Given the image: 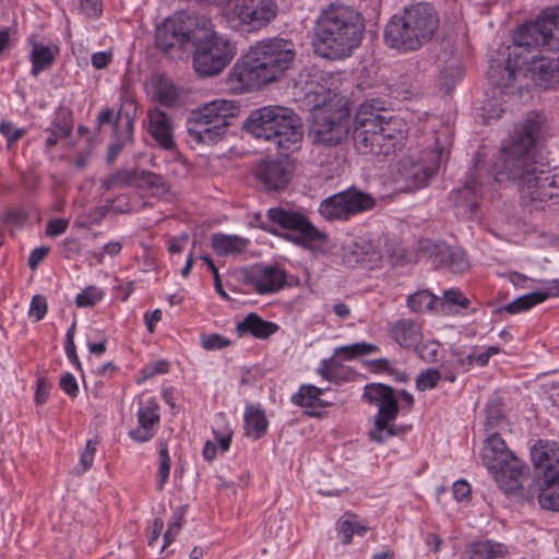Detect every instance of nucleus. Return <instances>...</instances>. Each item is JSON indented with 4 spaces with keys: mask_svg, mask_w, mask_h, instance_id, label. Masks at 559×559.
Masks as SVG:
<instances>
[{
    "mask_svg": "<svg viewBox=\"0 0 559 559\" xmlns=\"http://www.w3.org/2000/svg\"><path fill=\"white\" fill-rule=\"evenodd\" d=\"M129 436L136 442H147L154 437V430L148 427L144 428L139 425L138 428L129 431Z\"/></svg>",
    "mask_w": 559,
    "mask_h": 559,
    "instance_id": "59",
    "label": "nucleus"
},
{
    "mask_svg": "<svg viewBox=\"0 0 559 559\" xmlns=\"http://www.w3.org/2000/svg\"><path fill=\"white\" fill-rule=\"evenodd\" d=\"M59 386L70 397H75L79 393L76 379L70 372H67L64 376L61 377L59 381Z\"/></svg>",
    "mask_w": 559,
    "mask_h": 559,
    "instance_id": "55",
    "label": "nucleus"
},
{
    "mask_svg": "<svg viewBox=\"0 0 559 559\" xmlns=\"http://www.w3.org/2000/svg\"><path fill=\"white\" fill-rule=\"evenodd\" d=\"M69 222L63 218L51 219L47 224L46 234L56 237L63 234L68 228Z\"/></svg>",
    "mask_w": 559,
    "mask_h": 559,
    "instance_id": "58",
    "label": "nucleus"
},
{
    "mask_svg": "<svg viewBox=\"0 0 559 559\" xmlns=\"http://www.w3.org/2000/svg\"><path fill=\"white\" fill-rule=\"evenodd\" d=\"M211 245L214 252L219 257L237 255L243 253L250 240L238 235L213 234Z\"/></svg>",
    "mask_w": 559,
    "mask_h": 559,
    "instance_id": "26",
    "label": "nucleus"
},
{
    "mask_svg": "<svg viewBox=\"0 0 559 559\" xmlns=\"http://www.w3.org/2000/svg\"><path fill=\"white\" fill-rule=\"evenodd\" d=\"M96 445H97V441L96 440H88L86 442L85 449H84V451L80 455V465H81V467L80 468L79 467L74 468V472L78 475H81V474L85 473L93 465L94 456H95V453H96Z\"/></svg>",
    "mask_w": 559,
    "mask_h": 559,
    "instance_id": "49",
    "label": "nucleus"
},
{
    "mask_svg": "<svg viewBox=\"0 0 559 559\" xmlns=\"http://www.w3.org/2000/svg\"><path fill=\"white\" fill-rule=\"evenodd\" d=\"M305 105L312 116L317 109L334 108L341 104L330 98V91H326L323 86L316 85L305 93Z\"/></svg>",
    "mask_w": 559,
    "mask_h": 559,
    "instance_id": "32",
    "label": "nucleus"
},
{
    "mask_svg": "<svg viewBox=\"0 0 559 559\" xmlns=\"http://www.w3.org/2000/svg\"><path fill=\"white\" fill-rule=\"evenodd\" d=\"M72 118L69 111H60L55 117L51 127L45 130L48 136L45 140L46 150H51L60 139L68 138L72 132Z\"/></svg>",
    "mask_w": 559,
    "mask_h": 559,
    "instance_id": "29",
    "label": "nucleus"
},
{
    "mask_svg": "<svg viewBox=\"0 0 559 559\" xmlns=\"http://www.w3.org/2000/svg\"><path fill=\"white\" fill-rule=\"evenodd\" d=\"M253 175L263 190L282 191L293 176V168L281 159H262L255 164Z\"/></svg>",
    "mask_w": 559,
    "mask_h": 559,
    "instance_id": "19",
    "label": "nucleus"
},
{
    "mask_svg": "<svg viewBox=\"0 0 559 559\" xmlns=\"http://www.w3.org/2000/svg\"><path fill=\"white\" fill-rule=\"evenodd\" d=\"M391 337L402 347H416L423 338L420 325L412 319L397 320L390 330Z\"/></svg>",
    "mask_w": 559,
    "mask_h": 559,
    "instance_id": "25",
    "label": "nucleus"
},
{
    "mask_svg": "<svg viewBox=\"0 0 559 559\" xmlns=\"http://www.w3.org/2000/svg\"><path fill=\"white\" fill-rule=\"evenodd\" d=\"M464 70L457 60L452 61L440 72V85L447 93L451 92L455 84L463 78Z\"/></svg>",
    "mask_w": 559,
    "mask_h": 559,
    "instance_id": "39",
    "label": "nucleus"
},
{
    "mask_svg": "<svg viewBox=\"0 0 559 559\" xmlns=\"http://www.w3.org/2000/svg\"><path fill=\"white\" fill-rule=\"evenodd\" d=\"M383 108L376 102H366L358 108L353 128V141L359 154L388 156L396 151L404 135L396 131L391 118H386Z\"/></svg>",
    "mask_w": 559,
    "mask_h": 559,
    "instance_id": "7",
    "label": "nucleus"
},
{
    "mask_svg": "<svg viewBox=\"0 0 559 559\" xmlns=\"http://www.w3.org/2000/svg\"><path fill=\"white\" fill-rule=\"evenodd\" d=\"M481 460L499 488L507 493L522 490L526 480L524 465L497 432L488 435L481 450Z\"/></svg>",
    "mask_w": 559,
    "mask_h": 559,
    "instance_id": "10",
    "label": "nucleus"
},
{
    "mask_svg": "<svg viewBox=\"0 0 559 559\" xmlns=\"http://www.w3.org/2000/svg\"><path fill=\"white\" fill-rule=\"evenodd\" d=\"M202 346L207 350H216L227 347L230 341L221 334H207L201 337Z\"/></svg>",
    "mask_w": 559,
    "mask_h": 559,
    "instance_id": "51",
    "label": "nucleus"
},
{
    "mask_svg": "<svg viewBox=\"0 0 559 559\" xmlns=\"http://www.w3.org/2000/svg\"><path fill=\"white\" fill-rule=\"evenodd\" d=\"M138 421L142 427L153 429L159 423L158 405L154 401L141 405L138 411Z\"/></svg>",
    "mask_w": 559,
    "mask_h": 559,
    "instance_id": "40",
    "label": "nucleus"
},
{
    "mask_svg": "<svg viewBox=\"0 0 559 559\" xmlns=\"http://www.w3.org/2000/svg\"><path fill=\"white\" fill-rule=\"evenodd\" d=\"M374 206L373 195L353 186L323 199L319 204L318 213L330 223L347 222Z\"/></svg>",
    "mask_w": 559,
    "mask_h": 559,
    "instance_id": "15",
    "label": "nucleus"
},
{
    "mask_svg": "<svg viewBox=\"0 0 559 559\" xmlns=\"http://www.w3.org/2000/svg\"><path fill=\"white\" fill-rule=\"evenodd\" d=\"M201 260L206 263V265L209 266V270L213 274L214 287H215V290L217 292V294L221 297H223L224 299H229V296L226 294V292L223 288V284H222V280H221L219 274H218V270L215 266L213 260L210 257H207V255H202Z\"/></svg>",
    "mask_w": 559,
    "mask_h": 559,
    "instance_id": "53",
    "label": "nucleus"
},
{
    "mask_svg": "<svg viewBox=\"0 0 559 559\" xmlns=\"http://www.w3.org/2000/svg\"><path fill=\"white\" fill-rule=\"evenodd\" d=\"M510 53L536 85L548 88L559 83V5L519 27Z\"/></svg>",
    "mask_w": 559,
    "mask_h": 559,
    "instance_id": "2",
    "label": "nucleus"
},
{
    "mask_svg": "<svg viewBox=\"0 0 559 559\" xmlns=\"http://www.w3.org/2000/svg\"><path fill=\"white\" fill-rule=\"evenodd\" d=\"M133 170H119L116 174L102 180V187L106 190H110L116 187L132 186Z\"/></svg>",
    "mask_w": 559,
    "mask_h": 559,
    "instance_id": "45",
    "label": "nucleus"
},
{
    "mask_svg": "<svg viewBox=\"0 0 559 559\" xmlns=\"http://www.w3.org/2000/svg\"><path fill=\"white\" fill-rule=\"evenodd\" d=\"M440 25L437 10L427 2L406 5L384 27V41L399 52L417 51L430 43Z\"/></svg>",
    "mask_w": 559,
    "mask_h": 559,
    "instance_id": "5",
    "label": "nucleus"
},
{
    "mask_svg": "<svg viewBox=\"0 0 559 559\" xmlns=\"http://www.w3.org/2000/svg\"><path fill=\"white\" fill-rule=\"evenodd\" d=\"M337 531L342 535L343 544L347 545L352 542L354 535L365 536L369 527L357 515L345 514L337 523Z\"/></svg>",
    "mask_w": 559,
    "mask_h": 559,
    "instance_id": "33",
    "label": "nucleus"
},
{
    "mask_svg": "<svg viewBox=\"0 0 559 559\" xmlns=\"http://www.w3.org/2000/svg\"><path fill=\"white\" fill-rule=\"evenodd\" d=\"M536 469L537 499L543 509L559 511V444L538 440L531 449Z\"/></svg>",
    "mask_w": 559,
    "mask_h": 559,
    "instance_id": "12",
    "label": "nucleus"
},
{
    "mask_svg": "<svg viewBox=\"0 0 559 559\" xmlns=\"http://www.w3.org/2000/svg\"><path fill=\"white\" fill-rule=\"evenodd\" d=\"M433 147L420 154H412L399 163V175L409 189H420L428 185L443 160L445 152L439 147L437 138H432Z\"/></svg>",
    "mask_w": 559,
    "mask_h": 559,
    "instance_id": "16",
    "label": "nucleus"
},
{
    "mask_svg": "<svg viewBox=\"0 0 559 559\" xmlns=\"http://www.w3.org/2000/svg\"><path fill=\"white\" fill-rule=\"evenodd\" d=\"M243 282L255 293L264 295L283 288L286 283V274L275 265H255L246 272Z\"/></svg>",
    "mask_w": 559,
    "mask_h": 559,
    "instance_id": "20",
    "label": "nucleus"
},
{
    "mask_svg": "<svg viewBox=\"0 0 559 559\" xmlns=\"http://www.w3.org/2000/svg\"><path fill=\"white\" fill-rule=\"evenodd\" d=\"M200 33L194 36L193 68L201 76L219 74L235 58L234 43L212 29L211 21L202 15Z\"/></svg>",
    "mask_w": 559,
    "mask_h": 559,
    "instance_id": "9",
    "label": "nucleus"
},
{
    "mask_svg": "<svg viewBox=\"0 0 559 559\" xmlns=\"http://www.w3.org/2000/svg\"><path fill=\"white\" fill-rule=\"evenodd\" d=\"M296 59L292 40L266 38L252 45L228 73V81L239 90L261 87L277 81L290 69Z\"/></svg>",
    "mask_w": 559,
    "mask_h": 559,
    "instance_id": "4",
    "label": "nucleus"
},
{
    "mask_svg": "<svg viewBox=\"0 0 559 559\" xmlns=\"http://www.w3.org/2000/svg\"><path fill=\"white\" fill-rule=\"evenodd\" d=\"M156 97L160 104L171 106L178 98L177 88L168 81H160L156 90Z\"/></svg>",
    "mask_w": 559,
    "mask_h": 559,
    "instance_id": "46",
    "label": "nucleus"
},
{
    "mask_svg": "<svg viewBox=\"0 0 559 559\" xmlns=\"http://www.w3.org/2000/svg\"><path fill=\"white\" fill-rule=\"evenodd\" d=\"M441 261L453 273H463L468 269V260L466 253L461 248L447 247L439 251Z\"/></svg>",
    "mask_w": 559,
    "mask_h": 559,
    "instance_id": "35",
    "label": "nucleus"
},
{
    "mask_svg": "<svg viewBox=\"0 0 559 559\" xmlns=\"http://www.w3.org/2000/svg\"><path fill=\"white\" fill-rule=\"evenodd\" d=\"M438 297L427 289L416 292L407 297V307L413 312L432 310L438 302Z\"/></svg>",
    "mask_w": 559,
    "mask_h": 559,
    "instance_id": "37",
    "label": "nucleus"
},
{
    "mask_svg": "<svg viewBox=\"0 0 559 559\" xmlns=\"http://www.w3.org/2000/svg\"><path fill=\"white\" fill-rule=\"evenodd\" d=\"M442 310L447 313L452 312L453 307L466 309L469 300L461 293L460 289H448L443 293V300L440 302Z\"/></svg>",
    "mask_w": 559,
    "mask_h": 559,
    "instance_id": "42",
    "label": "nucleus"
},
{
    "mask_svg": "<svg viewBox=\"0 0 559 559\" xmlns=\"http://www.w3.org/2000/svg\"><path fill=\"white\" fill-rule=\"evenodd\" d=\"M47 309L46 298L41 295H35L29 305L28 316L35 321H40L46 316Z\"/></svg>",
    "mask_w": 559,
    "mask_h": 559,
    "instance_id": "50",
    "label": "nucleus"
},
{
    "mask_svg": "<svg viewBox=\"0 0 559 559\" xmlns=\"http://www.w3.org/2000/svg\"><path fill=\"white\" fill-rule=\"evenodd\" d=\"M364 33L365 20L359 11L340 2L330 3L314 21L313 51L328 60L346 59L360 46Z\"/></svg>",
    "mask_w": 559,
    "mask_h": 559,
    "instance_id": "3",
    "label": "nucleus"
},
{
    "mask_svg": "<svg viewBox=\"0 0 559 559\" xmlns=\"http://www.w3.org/2000/svg\"><path fill=\"white\" fill-rule=\"evenodd\" d=\"M549 296L550 294L546 292H532L516 298L507 306L497 309V312L507 311L510 314H516L545 301Z\"/></svg>",
    "mask_w": 559,
    "mask_h": 559,
    "instance_id": "34",
    "label": "nucleus"
},
{
    "mask_svg": "<svg viewBox=\"0 0 559 559\" xmlns=\"http://www.w3.org/2000/svg\"><path fill=\"white\" fill-rule=\"evenodd\" d=\"M51 384L45 378H38L36 381V393H35V403L37 405H41L46 403L49 396V390Z\"/></svg>",
    "mask_w": 559,
    "mask_h": 559,
    "instance_id": "57",
    "label": "nucleus"
},
{
    "mask_svg": "<svg viewBox=\"0 0 559 559\" xmlns=\"http://www.w3.org/2000/svg\"><path fill=\"white\" fill-rule=\"evenodd\" d=\"M150 133L154 140L164 150H173L175 147V141L173 136V126L170 118L159 110L150 112Z\"/></svg>",
    "mask_w": 559,
    "mask_h": 559,
    "instance_id": "24",
    "label": "nucleus"
},
{
    "mask_svg": "<svg viewBox=\"0 0 559 559\" xmlns=\"http://www.w3.org/2000/svg\"><path fill=\"white\" fill-rule=\"evenodd\" d=\"M32 59V74L34 76L38 75L39 72L48 69L55 59V55L52 50L45 45L36 44L33 46L31 52Z\"/></svg>",
    "mask_w": 559,
    "mask_h": 559,
    "instance_id": "36",
    "label": "nucleus"
},
{
    "mask_svg": "<svg viewBox=\"0 0 559 559\" xmlns=\"http://www.w3.org/2000/svg\"><path fill=\"white\" fill-rule=\"evenodd\" d=\"M0 133L7 139L8 144L10 145L21 139L25 134V130L23 128H14V126L9 121H1Z\"/></svg>",
    "mask_w": 559,
    "mask_h": 559,
    "instance_id": "52",
    "label": "nucleus"
},
{
    "mask_svg": "<svg viewBox=\"0 0 559 559\" xmlns=\"http://www.w3.org/2000/svg\"><path fill=\"white\" fill-rule=\"evenodd\" d=\"M362 399L378 407L373 428L368 432L370 440L383 443L400 430L394 425L400 406L394 390L382 383H368L364 388Z\"/></svg>",
    "mask_w": 559,
    "mask_h": 559,
    "instance_id": "13",
    "label": "nucleus"
},
{
    "mask_svg": "<svg viewBox=\"0 0 559 559\" xmlns=\"http://www.w3.org/2000/svg\"><path fill=\"white\" fill-rule=\"evenodd\" d=\"M379 352V347L374 344L366 342L345 345L335 349L336 354H345L346 359H352L359 356H366Z\"/></svg>",
    "mask_w": 559,
    "mask_h": 559,
    "instance_id": "41",
    "label": "nucleus"
},
{
    "mask_svg": "<svg viewBox=\"0 0 559 559\" xmlns=\"http://www.w3.org/2000/svg\"><path fill=\"white\" fill-rule=\"evenodd\" d=\"M245 430L246 435L254 440L260 439L267 430V419L264 411L255 405H247L245 411Z\"/></svg>",
    "mask_w": 559,
    "mask_h": 559,
    "instance_id": "30",
    "label": "nucleus"
},
{
    "mask_svg": "<svg viewBox=\"0 0 559 559\" xmlns=\"http://www.w3.org/2000/svg\"><path fill=\"white\" fill-rule=\"evenodd\" d=\"M322 394V390L311 385L304 384L300 386L299 391L293 395L292 401L296 405L302 407H313L320 404V395Z\"/></svg>",
    "mask_w": 559,
    "mask_h": 559,
    "instance_id": "38",
    "label": "nucleus"
},
{
    "mask_svg": "<svg viewBox=\"0 0 559 559\" xmlns=\"http://www.w3.org/2000/svg\"><path fill=\"white\" fill-rule=\"evenodd\" d=\"M466 554L468 559H500L508 554V547L492 539H480L469 543Z\"/></svg>",
    "mask_w": 559,
    "mask_h": 559,
    "instance_id": "27",
    "label": "nucleus"
},
{
    "mask_svg": "<svg viewBox=\"0 0 559 559\" xmlns=\"http://www.w3.org/2000/svg\"><path fill=\"white\" fill-rule=\"evenodd\" d=\"M231 13L249 31H258L272 23L278 15L276 0H230Z\"/></svg>",
    "mask_w": 559,
    "mask_h": 559,
    "instance_id": "18",
    "label": "nucleus"
},
{
    "mask_svg": "<svg viewBox=\"0 0 559 559\" xmlns=\"http://www.w3.org/2000/svg\"><path fill=\"white\" fill-rule=\"evenodd\" d=\"M103 298L102 289L90 286L82 290L75 298V304L78 307H93L96 302H98Z\"/></svg>",
    "mask_w": 559,
    "mask_h": 559,
    "instance_id": "47",
    "label": "nucleus"
},
{
    "mask_svg": "<svg viewBox=\"0 0 559 559\" xmlns=\"http://www.w3.org/2000/svg\"><path fill=\"white\" fill-rule=\"evenodd\" d=\"M170 472V456L166 443H160L157 472V489L160 491L168 480Z\"/></svg>",
    "mask_w": 559,
    "mask_h": 559,
    "instance_id": "43",
    "label": "nucleus"
},
{
    "mask_svg": "<svg viewBox=\"0 0 559 559\" xmlns=\"http://www.w3.org/2000/svg\"><path fill=\"white\" fill-rule=\"evenodd\" d=\"M276 323L265 321L257 313H249L242 321L237 324L239 335L251 334L257 338H267L277 331Z\"/></svg>",
    "mask_w": 559,
    "mask_h": 559,
    "instance_id": "28",
    "label": "nucleus"
},
{
    "mask_svg": "<svg viewBox=\"0 0 559 559\" xmlns=\"http://www.w3.org/2000/svg\"><path fill=\"white\" fill-rule=\"evenodd\" d=\"M49 248L48 247H38L35 248L29 257H28V266L32 270H35L39 263L45 259V257L48 254Z\"/></svg>",
    "mask_w": 559,
    "mask_h": 559,
    "instance_id": "61",
    "label": "nucleus"
},
{
    "mask_svg": "<svg viewBox=\"0 0 559 559\" xmlns=\"http://www.w3.org/2000/svg\"><path fill=\"white\" fill-rule=\"evenodd\" d=\"M202 15H190L186 12H178L166 19L156 28V47L165 52L173 48H186L193 44L194 36L200 33Z\"/></svg>",
    "mask_w": 559,
    "mask_h": 559,
    "instance_id": "17",
    "label": "nucleus"
},
{
    "mask_svg": "<svg viewBox=\"0 0 559 559\" xmlns=\"http://www.w3.org/2000/svg\"><path fill=\"white\" fill-rule=\"evenodd\" d=\"M115 133L116 140L123 143L124 145L131 141L133 133V121L129 118V116H126L124 119L120 114L117 116L115 121Z\"/></svg>",
    "mask_w": 559,
    "mask_h": 559,
    "instance_id": "44",
    "label": "nucleus"
},
{
    "mask_svg": "<svg viewBox=\"0 0 559 559\" xmlns=\"http://www.w3.org/2000/svg\"><path fill=\"white\" fill-rule=\"evenodd\" d=\"M239 106L229 99H214L191 111L187 119V132L198 144L213 145L222 141Z\"/></svg>",
    "mask_w": 559,
    "mask_h": 559,
    "instance_id": "8",
    "label": "nucleus"
},
{
    "mask_svg": "<svg viewBox=\"0 0 559 559\" xmlns=\"http://www.w3.org/2000/svg\"><path fill=\"white\" fill-rule=\"evenodd\" d=\"M514 48V44L512 46L507 47L508 58L502 61L499 59H492L489 62V67L487 70L488 80L498 88L501 90V93H509L511 88L514 87V82L516 76L524 72L523 66L521 62L516 64L514 55H511Z\"/></svg>",
    "mask_w": 559,
    "mask_h": 559,
    "instance_id": "22",
    "label": "nucleus"
},
{
    "mask_svg": "<svg viewBox=\"0 0 559 559\" xmlns=\"http://www.w3.org/2000/svg\"><path fill=\"white\" fill-rule=\"evenodd\" d=\"M243 130L285 152L298 148L304 139L300 117L285 106L269 105L252 110L243 121Z\"/></svg>",
    "mask_w": 559,
    "mask_h": 559,
    "instance_id": "6",
    "label": "nucleus"
},
{
    "mask_svg": "<svg viewBox=\"0 0 559 559\" xmlns=\"http://www.w3.org/2000/svg\"><path fill=\"white\" fill-rule=\"evenodd\" d=\"M169 365L166 360H157L152 364L150 367L145 368L143 371L145 372L144 378H151L155 374H163L168 372Z\"/></svg>",
    "mask_w": 559,
    "mask_h": 559,
    "instance_id": "62",
    "label": "nucleus"
},
{
    "mask_svg": "<svg viewBox=\"0 0 559 559\" xmlns=\"http://www.w3.org/2000/svg\"><path fill=\"white\" fill-rule=\"evenodd\" d=\"M340 367L338 361L334 357H330L328 359H323L321 361L319 373L326 380L332 381L335 376L336 371Z\"/></svg>",
    "mask_w": 559,
    "mask_h": 559,
    "instance_id": "54",
    "label": "nucleus"
},
{
    "mask_svg": "<svg viewBox=\"0 0 559 559\" xmlns=\"http://www.w3.org/2000/svg\"><path fill=\"white\" fill-rule=\"evenodd\" d=\"M486 420L485 425L487 430L493 428L500 424L503 419L502 409L498 405H489L486 407Z\"/></svg>",
    "mask_w": 559,
    "mask_h": 559,
    "instance_id": "56",
    "label": "nucleus"
},
{
    "mask_svg": "<svg viewBox=\"0 0 559 559\" xmlns=\"http://www.w3.org/2000/svg\"><path fill=\"white\" fill-rule=\"evenodd\" d=\"M440 379V372L437 369L429 368L418 374L416 379V388L419 391L433 389Z\"/></svg>",
    "mask_w": 559,
    "mask_h": 559,
    "instance_id": "48",
    "label": "nucleus"
},
{
    "mask_svg": "<svg viewBox=\"0 0 559 559\" xmlns=\"http://www.w3.org/2000/svg\"><path fill=\"white\" fill-rule=\"evenodd\" d=\"M471 493V487L465 480H456L453 484V496L457 501H463Z\"/></svg>",
    "mask_w": 559,
    "mask_h": 559,
    "instance_id": "64",
    "label": "nucleus"
},
{
    "mask_svg": "<svg viewBox=\"0 0 559 559\" xmlns=\"http://www.w3.org/2000/svg\"><path fill=\"white\" fill-rule=\"evenodd\" d=\"M231 437L233 432L229 430H226L225 432L214 431V442L216 443V445H218L222 452H226L229 450Z\"/></svg>",
    "mask_w": 559,
    "mask_h": 559,
    "instance_id": "63",
    "label": "nucleus"
},
{
    "mask_svg": "<svg viewBox=\"0 0 559 559\" xmlns=\"http://www.w3.org/2000/svg\"><path fill=\"white\" fill-rule=\"evenodd\" d=\"M254 219L263 230L278 235L274 226L285 230L282 237L304 248H312L323 243L326 235L317 228L302 213L284 207H272L266 213V221H261V214H255Z\"/></svg>",
    "mask_w": 559,
    "mask_h": 559,
    "instance_id": "11",
    "label": "nucleus"
},
{
    "mask_svg": "<svg viewBox=\"0 0 559 559\" xmlns=\"http://www.w3.org/2000/svg\"><path fill=\"white\" fill-rule=\"evenodd\" d=\"M381 258L379 245L371 239L359 237L348 238L342 245L343 262L349 266H369Z\"/></svg>",
    "mask_w": 559,
    "mask_h": 559,
    "instance_id": "21",
    "label": "nucleus"
},
{
    "mask_svg": "<svg viewBox=\"0 0 559 559\" xmlns=\"http://www.w3.org/2000/svg\"><path fill=\"white\" fill-rule=\"evenodd\" d=\"M350 110L342 104L334 108L317 109L309 123V138L314 144L335 146L349 133Z\"/></svg>",
    "mask_w": 559,
    "mask_h": 559,
    "instance_id": "14",
    "label": "nucleus"
},
{
    "mask_svg": "<svg viewBox=\"0 0 559 559\" xmlns=\"http://www.w3.org/2000/svg\"><path fill=\"white\" fill-rule=\"evenodd\" d=\"M486 187L477 178H469L466 180L464 187L451 192L457 215L465 217H473L478 207V198L483 197L486 192Z\"/></svg>",
    "mask_w": 559,
    "mask_h": 559,
    "instance_id": "23",
    "label": "nucleus"
},
{
    "mask_svg": "<svg viewBox=\"0 0 559 559\" xmlns=\"http://www.w3.org/2000/svg\"><path fill=\"white\" fill-rule=\"evenodd\" d=\"M81 8L90 17H97L102 13L100 0H81Z\"/></svg>",
    "mask_w": 559,
    "mask_h": 559,
    "instance_id": "60",
    "label": "nucleus"
},
{
    "mask_svg": "<svg viewBox=\"0 0 559 559\" xmlns=\"http://www.w3.org/2000/svg\"><path fill=\"white\" fill-rule=\"evenodd\" d=\"M545 118L536 112L527 114L525 120L518 124L511 141L500 150L495 164L497 182L513 181L521 189L522 203L538 209L554 198L551 186L557 185L556 177L550 173L537 171L532 160L531 151L539 141L544 130Z\"/></svg>",
    "mask_w": 559,
    "mask_h": 559,
    "instance_id": "1",
    "label": "nucleus"
},
{
    "mask_svg": "<svg viewBox=\"0 0 559 559\" xmlns=\"http://www.w3.org/2000/svg\"><path fill=\"white\" fill-rule=\"evenodd\" d=\"M132 186L148 189L153 194L164 195L169 187L163 176L150 170H133Z\"/></svg>",
    "mask_w": 559,
    "mask_h": 559,
    "instance_id": "31",
    "label": "nucleus"
}]
</instances>
